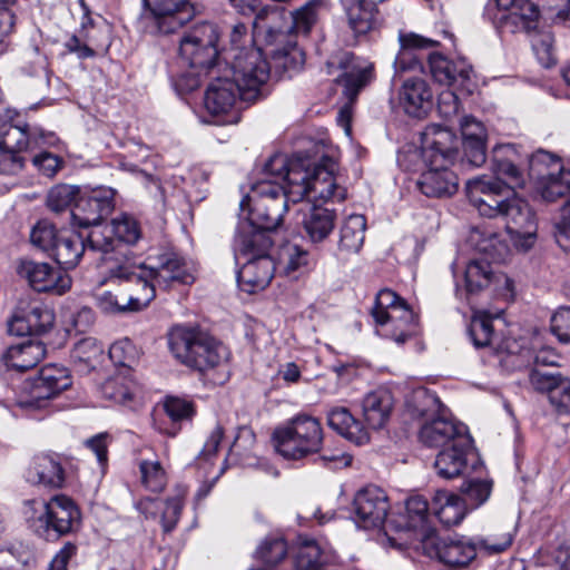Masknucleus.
Segmentation results:
<instances>
[{
    "instance_id": "obj_64",
    "label": "nucleus",
    "mask_w": 570,
    "mask_h": 570,
    "mask_svg": "<svg viewBox=\"0 0 570 570\" xmlns=\"http://www.w3.org/2000/svg\"><path fill=\"white\" fill-rule=\"evenodd\" d=\"M556 242L564 249L570 248V199L564 204L561 209V217L556 225Z\"/></svg>"
},
{
    "instance_id": "obj_35",
    "label": "nucleus",
    "mask_w": 570,
    "mask_h": 570,
    "mask_svg": "<svg viewBox=\"0 0 570 570\" xmlns=\"http://www.w3.org/2000/svg\"><path fill=\"white\" fill-rule=\"evenodd\" d=\"M26 480L31 484H41L50 488H60L65 481L61 464L49 455H37L30 462Z\"/></svg>"
},
{
    "instance_id": "obj_53",
    "label": "nucleus",
    "mask_w": 570,
    "mask_h": 570,
    "mask_svg": "<svg viewBox=\"0 0 570 570\" xmlns=\"http://www.w3.org/2000/svg\"><path fill=\"white\" fill-rule=\"evenodd\" d=\"M104 347L94 337H85L78 341L71 352V358L75 363L83 364L88 368H94L102 356Z\"/></svg>"
},
{
    "instance_id": "obj_8",
    "label": "nucleus",
    "mask_w": 570,
    "mask_h": 570,
    "mask_svg": "<svg viewBox=\"0 0 570 570\" xmlns=\"http://www.w3.org/2000/svg\"><path fill=\"white\" fill-rule=\"evenodd\" d=\"M24 515L32 531L47 541L70 533L80 520L78 508L66 495H55L49 501H27Z\"/></svg>"
},
{
    "instance_id": "obj_23",
    "label": "nucleus",
    "mask_w": 570,
    "mask_h": 570,
    "mask_svg": "<svg viewBox=\"0 0 570 570\" xmlns=\"http://www.w3.org/2000/svg\"><path fill=\"white\" fill-rule=\"evenodd\" d=\"M17 272L37 292L62 295L71 288V277L48 263L21 261Z\"/></svg>"
},
{
    "instance_id": "obj_31",
    "label": "nucleus",
    "mask_w": 570,
    "mask_h": 570,
    "mask_svg": "<svg viewBox=\"0 0 570 570\" xmlns=\"http://www.w3.org/2000/svg\"><path fill=\"white\" fill-rule=\"evenodd\" d=\"M429 65L433 79L440 85L459 83L464 86L471 79L472 67L463 58L450 60L442 55L432 53L429 57Z\"/></svg>"
},
{
    "instance_id": "obj_25",
    "label": "nucleus",
    "mask_w": 570,
    "mask_h": 570,
    "mask_svg": "<svg viewBox=\"0 0 570 570\" xmlns=\"http://www.w3.org/2000/svg\"><path fill=\"white\" fill-rule=\"evenodd\" d=\"M520 158L514 145H499L494 147L492 153L491 169L494 177L483 175L476 178L499 180L504 186V194H508L509 189L522 188L525 185L527 177L519 166Z\"/></svg>"
},
{
    "instance_id": "obj_42",
    "label": "nucleus",
    "mask_w": 570,
    "mask_h": 570,
    "mask_svg": "<svg viewBox=\"0 0 570 570\" xmlns=\"http://www.w3.org/2000/svg\"><path fill=\"white\" fill-rule=\"evenodd\" d=\"M331 429L355 444H364L370 440L367 430L354 419L346 407H334L327 414Z\"/></svg>"
},
{
    "instance_id": "obj_6",
    "label": "nucleus",
    "mask_w": 570,
    "mask_h": 570,
    "mask_svg": "<svg viewBox=\"0 0 570 570\" xmlns=\"http://www.w3.org/2000/svg\"><path fill=\"white\" fill-rule=\"evenodd\" d=\"M335 164L315 165L312 169L299 160L288 159L289 197L296 204L304 198L313 203H340L346 198V188L334 174Z\"/></svg>"
},
{
    "instance_id": "obj_47",
    "label": "nucleus",
    "mask_w": 570,
    "mask_h": 570,
    "mask_svg": "<svg viewBox=\"0 0 570 570\" xmlns=\"http://www.w3.org/2000/svg\"><path fill=\"white\" fill-rule=\"evenodd\" d=\"M500 314L501 312L491 313L487 309L474 312L469 327V335L475 347H484L493 343L492 321L500 317Z\"/></svg>"
},
{
    "instance_id": "obj_60",
    "label": "nucleus",
    "mask_w": 570,
    "mask_h": 570,
    "mask_svg": "<svg viewBox=\"0 0 570 570\" xmlns=\"http://www.w3.org/2000/svg\"><path fill=\"white\" fill-rule=\"evenodd\" d=\"M512 534L510 532L491 533L485 537H478L474 540L476 548L488 554H495L507 550L512 543Z\"/></svg>"
},
{
    "instance_id": "obj_43",
    "label": "nucleus",
    "mask_w": 570,
    "mask_h": 570,
    "mask_svg": "<svg viewBox=\"0 0 570 570\" xmlns=\"http://www.w3.org/2000/svg\"><path fill=\"white\" fill-rule=\"evenodd\" d=\"M366 219L363 215H350L340 229L338 252L344 255L357 254L364 243Z\"/></svg>"
},
{
    "instance_id": "obj_1",
    "label": "nucleus",
    "mask_w": 570,
    "mask_h": 570,
    "mask_svg": "<svg viewBox=\"0 0 570 570\" xmlns=\"http://www.w3.org/2000/svg\"><path fill=\"white\" fill-rule=\"evenodd\" d=\"M466 195L480 215L500 217L511 243L518 250L527 252L537 242V215L529 202L515 193L504 194L499 180L471 178L465 185Z\"/></svg>"
},
{
    "instance_id": "obj_44",
    "label": "nucleus",
    "mask_w": 570,
    "mask_h": 570,
    "mask_svg": "<svg viewBox=\"0 0 570 570\" xmlns=\"http://www.w3.org/2000/svg\"><path fill=\"white\" fill-rule=\"evenodd\" d=\"M430 505L421 495L411 497L405 504V515L399 524L401 530L421 531L422 540L434 532L428 527Z\"/></svg>"
},
{
    "instance_id": "obj_45",
    "label": "nucleus",
    "mask_w": 570,
    "mask_h": 570,
    "mask_svg": "<svg viewBox=\"0 0 570 570\" xmlns=\"http://www.w3.org/2000/svg\"><path fill=\"white\" fill-rule=\"evenodd\" d=\"M335 226V213L314 206L303 220L304 230L312 243L323 242Z\"/></svg>"
},
{
    "instance_id": "obj_49",
    "label": "nucleus",
    "mask_w": 570,
    "mask_h": 570,
    "mask_svg": "<svg viewBox=\"0 0 570 570\" xmlns=\"http://www.w3.org/2000/svg\"><path fill=\"white\" fill-rule=\"evenodd\" d=\"M274 67L291 77L302 69L305 62V55L294 42H288L283 49H278L273 56Z\"/></svg>"
},
{
    "instance_id": "obj_30",
    "label": "nucleus",
    "mask_w": 570,
    "mask_h": 570,
    "mask_svg": "<svg viewBox=\"0 0 570 570\" xmlns=\"http://www.w3.org/2000/svg\"><path fill=\"white\" fill-rule=\"evenodd\" d=\"M399 100L409 116L420 118L431 109L433 92L424 79L411 78L403 82Z\"/></svg>"
},
{
    "instance_id": "obj_57",
    "label": "nucleus",
    "mask_w": 570,
    "mask_h": 570,
    "mask_svg": "<svg viewBox=\"0 0 570 570\" xmlns=\"http://www.w3.org/2000/svg\"><path fill=\"white\" fill-rule=\"evenodd\" d=\"M80 194L77 186L57 185L52 187L47 195V206L50 210L60 213L67 209Z\"/></svg>"
},
{
    "instance_id": "obj_5",
    "label": "nucleus",
    "mask_w": 570,
    "mask_h": 570,
    "mask_svg": "<svg viewBox=\"0 0 570 570\" xmlns=\"http://www.w3.org/2000/svg\"><path fill=\"white\" fill-rule=\"evenodd\" d=\"M268 234L255 228L237 229L233 250L237 265V282L242 291L255 293L264 289L272 281L277 269L273 258L268 255L272 247Z\"/></svg>"
},
{
    "instance_id": "obj_13",
    "label": "nucleus",
    "mask_w": 570,
    "mask_h": 570,
    "mask_svg": "<svg viewBox=\"0 0 570 570\" xmlns=\"http://www.w3.org/2000/svg\"><path fill=\"white\" fill-rule=\"evenodd\" d=\"M140 236L141 230L137 220L128 215H121L109 225L92 228L87 234V239L89 249L99 250L107 268L111 262L127 257L121 250L122 244L134 245Z\"/></svg>"
},
{
    "instance_id": "obj_46",
    "label": "nucleus",
    "mask_w": 570,
    "mask_h": 570,
    "mask_svg": "<svg viewBox=\"0 0 570 570\" xmlns=\"http://www.w3.org/2000/svg\"><path fill=\"white\" fill-rule=\"evenodd\" d=\"M494 274L489 261L484 258L471 261L464 272L466 292L469 294H478L492 285Z\"/></svg>"
},
{
    "instance_id": "obj_59",
    "label": "nucleus",
    "mask_w": 570,
    "mask_h": 570,
    "mask_svg": "<svg viewBox=\"0 0 570 570\" xmlns=\"http://www.w3.org/2000/svg\"><path fill=\"white\" fill-rule=\"evenodd\" d=\"M491 491L492 481L490 480L473 479L462 485V492L474 508L483 504L489 499Z\"/></svg>"
},
{
    "instance_id": "obj_24",
    "label": "nucleus",
    "mask_w": 570,
    "mask_h": 570,
    "mask_svg": "<svg viewBox=\"0 0 570 570\" xmlns=\"http://www.w3.org/2000/svg\"><path fill=\"white\" fill-rule=\"evenodd\" d=\"M390 509L386 493L370 485L358 490L353 500L354 520L357 527L374 529L383 524Z\"/></svg>"
},
{
    "instance_id": "obj_56",
    "label": "nucleus",
    "mask_w": 570,
    "mask_h": 570,
    "mask_svg": "<svg viewBox=\"0 0 570 570\" xmlns=\"http://www.w3.org/2000/svg\"><path fill=\"white\" fill-rule=\"evenodd\" d=\"M287 553L286 542L282 538H266L257 548L255 558L266 566H275L285 558Z\"/></svg>"
},
{
    "instance_id": "obj_40",
    "label": "nucleus",
    "mask_w": 570,
    "mask_h": 570,
    "mask_svg": "<svg viewBox=\"0 0 570 570\" xmlns=\"http://www.w3.org/2000/svg\"><path fill=\"white\" fill-rule=\"evenodd\" d=\"M138 392V383L128 368L126 371L118 370L101 385V393L106 399L124 405L134 402Z\"/></svg>"
},
{
    "instance_id": "obj_11",
    "label": "nucleus",
    "mask_w": 570,
    "mask_h": 570,
    "mask_svg": "<svg viewBox=\"0 0 570 570\" xmlns=\"http://www.w3.org/2000/svg\"><path fill=\"white\" fill-rule=\"evenodd\" d=\"M273 440L277 453L283 458L298 460L321 450L323 430L316 417L301 414L276 429Z\"/></svg>"
},
{
    "instance_id": "obj_50",
    "label": "nucleus",
    "mask_w": 570,
    "mask_h": 570,
    "mask_svg": "<svg viewBox=\"0 0 570 570\" xmlns=\"http://www.w3.org/2000/svg\"><path fill=\"white\" fill-rule=\"evenodd\" d=\"M318 543L313 539H301L295 556V570H320L325 559Z\"/></svg>"
},
{
    "instance_id": "obj_29",
    "label": "nucleus",
    "mask_w": 570,
    "mask_h": 570,
    "mask_svg": "<svg viewBox=\"0 0 570 570\" xmlns=\"http://www.w3.org/2000/svg\"><path fill=\"white\" fill-rule=\"evenodd\" d=\"M238 85L233 78L215 77L209 83L204 104L208 112L214 116L228 114L239 100Z\"/></svg>"
},
{
    "instance_id": "obj_17",
    "label": "nucleus",
    "mask_w": 570,
    "mask_h": 570,
    "mask_svg": "<svg viewBox=\"0 0 570 570\" xmlns=\"http://www.w3.org/2000/svg\"><path fill=\"white\" fill-rule=\"evenodd\" d=\"M499 362L507 371H517L534 366H557L559 355L549 347H542L538 351L528 346V341L523 337H505L495 347ZM539 370L538 367H534Z\"/></svg>"
},
{
    "instance_id": "obj_54",
    "label": "nucleus",
    "mask_w": 570,
    "mask_h": 570,
    "mask_svg": "<svg viewBox=\"0 0 570 570\" xmlns=\"http://www.w3.org/2000/svg\"><path fill=\"white\" fill-rule=\"evenodd\" d=\"M109 357L115 365L119 366V371L128 368L132 372V366L139 357V351L129 338H121L109 347Z\"/></svg>"
},
{
    "instance_id": "obj_19",
    "label": "nucleus",
    "mask_w": 570,
    "mask_h": 570,
    "mask_svg": "<svg viewBox=\"0 0 570 570\" xmlns=\"http://www.w3.org/2000/svg\"><path fill=\"white\" fill-rule=\"evenodd\" d=\"M342 73L336 78L337 85L343 87V96L347 102L340 110V119H347L351 112L352 104L357 98L360 91L367 86L374 78L373 65L356 58L350 52L342 53L336 61ZM335 65V61L328 62V69Z\"/></svg>"
},
{
    "instance_id": "obj_20",
    "label": "nucleus",
    "mask_w": 570,
    "mask_h": 570,
    "mask_svg": "<svg viewBox=\"0 0 570 570\" xmlns=\"http://www.w3.org/2000/svg\"><path fill=\"white\" fill-rule=\"evenodd\" d=\"M53 324L55 313L49 306L37 299L20 301L8 321V332L17 336L43 335Z\"/></svg>"
},
{
    "instance_id": "obj_58",
    "label": "nucleus",
    "mask_w": 570,
    "mask_h": 570,
    "mask_svg": "<svg viewBox=\"0 0 570 570\" xmlns=\"http://www.w3.org/2000/svg\"><path fill=\"white\" fill-rule=\"evenodd\" d=\"M61 234L51 223L41 220L32 228L30 239L35 246L50 254Z\"/></svg>"
},
{
    "instance_id": "obj_61",
    "label": "nucleus",
    "mask_w": 570,
    "mask_h": 570,
    "mask_svg": "<svg viewBox=\"0 0 570 570\" xmlns=\"http://www.w3.org/2000/svg\"><path fill=\"white\" fill-rule=\"evenodd\" d=\"M166 414L173 422L191 419L194 415L193 404L186 400L169 396L164 403Z\"/></svg>"
},
{
    "instance_id": "obj_9",
    "label": "nucleus",
    "mask_w": 570,
    "mask_h": 570,
    "mask_svg": "<svg viewBox=\"0 0 570 570\" xmlns=\"http://www.w3.org/2000/svg\"><path fill=\"white\" fill-rule=\"evenodd\" d=\"M168 344L177 360L200 372L219 366L228 358L225 345L191 328H174L169 334Z\"/></svg>"
},
{
    "instance_id": "obj_27",
    "label": "nucleus",
    "mask_w": 570,
    "mask_h": 570,
    "mask_svg": "<svg viewBox=\"0 0 570 570\" xmlns=\"http://www.w3.org/2000/svg\"><path fill=\"white\" fill-rule=\"evenodd\" d=\"M502 11L498 18L500 27L510 33L531 32L539 22L540 10L531 0H495Z\"/></svg>"
},
{
    "instance_id": "obj_52",
    "label": "nucleus",
    "mask_w": 570,
    "mask_h": 570,
    "mask_svg": "<svg viewBox=\"0 0 570 570\" xmlns=\"http://www.w3.org/2000/svg\"><path fill=\"white\" fill-rule=\"evenodd\" d=\"M532 50L544 68H551L557 63L554 36L550 30L535 32L531 38Z\"/></svg>"
},
{
    "instance_id": "obj_4",
    "label": "nucleus",
    "mask_w": 570,
    "mask_h": 570,
    "mask_svg": "<svg viewBox=\"0 0 570 570\" xmlns=\"http://www.w3.org/2000/svg\"><path fill=\"white\" fill-rule=\"evenodd\" d=\"M421 155L429 169L419 181V189L428 197H449L458 190V177L449 170L459 155V139L441 125L431 124L421 136Z\"/></svg>"
},
{
    "instance_id": "obj_10",
    "label": "nucleus",
    "mask_w": 570,
    "mask_h": 570,
    "mask_svg": "<svg viewBox=\"0 0 570 570\" xmlns=\"http://www.w3.org/2000/svg\"><path fill=\"white\" fill-rule=\"evenodd\" d=\"M219 31L216 24L203 22L186 31L179 41V58L190 71L193 78L190 88L198 85L202 75H213L218 58L217 42Z\"/></svg>"
},
{
    "instance_id": "obj_48",
    "label": "nucleus",
    "mask_w": 570,
    "mask_h": 570,
    "mask_svg": "<svg viewBox=\"0 0 570 570\" xmlns=\"http://www.w3.org/2000/svg\"><path fill=\"white\" fill-rule=\"evenodd\" d=\"M140 482L150 492H161L168 482L167 472L159 460H141L139 463Z\"/></svg>"
},
{
    "instance_id": "obj_16",
    "label": "nucleus",
    "mask_w": 570,
    "mask_h": 570,
    "mask_svg": "<svg viewBox=\"0 0 570 570\" xmlns=\"http://www.w3.org/2000/svg\"><path fill=\"white\" fill-rule=\"evenodd\" d=\"M71 385L69 371L57 364L43 366L38 376L32 379L27 387V395L18 400V405L35 412L46 409L49 401Z\"/></svg>"
},
{
    "instance_id": "obj_63",
    "label": "nucleus",
    "mask_w": 570,
    "mask_h": 570,
    "mask_svg": "<svg viewBox=\"0 0 570 570\" xmlns=\"http://www.w3.org/2000/svg\"><path fill=\"white\" fill-rule=\"evenodd\" d=\"M551 330L559 341L570 343V307L560 308L553 314Z\"/></svg>"
},
{
    "instance_id": "obj_18",
    "label": "nucleus",
    "mask_w": 570,
    "mask_h": 570,
    "mask_svg": "<svg viewBox=\"0 0 570 570\" xmlns=\"http://www.w3.org/2000/svg\"><path fill=\"white\" fill-rule=\"evenodd\" d=\"M141 20L151 32L171 33L189 21L194 10L188 0H142Z\"/></svg>"
},
{
    "instance_id": "obj_7",
    "label": "nucleus",
    "mask_w": 570,
    "mask_h": 570,
    "mask_svg": "<svg viewBox=\"0 0 570 570\" xmlns=\"http://www.w3.org/2000/svg\"><path fill=\"white\" fill-rule=\"evenodd\" d=\"M406 410L413 416L422 420L419 440L429 448L444 446L453 443L459 436H466L462 424L449 420L441 410L435 394L425 389H416L406 400Z\"/></svg>"
},
{
    "instance_id": "obj_34",
    "label": "nucleus",
    "mask_w": 570,
    "mask_h": 570,
    "mask_svg": "<svg viewBox=\"0 0 570 570\" xmlns=\"http://www.w3.org/2000/svg\"><path fill=\"white\" fill-rule=\"evenodd\" d=\"M471 446L469 435L459 436L451 446L443 449L435 459L434 468L443 479L459 476L466 466V451Z\"/></svg>"
},
{
    "instance_id": "obj_33",
    "label": "nucleus",
    "mask_w": 570,
    "mask_h": 570,
    "mask_svg": "<svg viewBox=\"0 0 570 570\" xmlns=\"http://www.w3.org/2000/svg\"><path fill=\"white\" fill-rule=\"evenodd\" d=\"M89 253H99V250L89 249L87 235L62 232L49 255L67 269L76 267L80 258Z\"/></svg>"
},
{
    "instance_id": "obj_51",
    "label": "nucleus",
    "mask_w": 570,
    "mask_h": 570,
    "mask_svg": "<svg viewBox=\"0 0 570 570\" xmlns=\"http://www.w3.org/2000/svg\"><path fill=\"white\" fill-rule=\"evenodd\" d=\"M322 1L311 0L292 12V29L296 35L307 36L320 18Z\"/></svg>"
},
{
    "instance_id": "obj_62",
    "label": "nucleus",
    "mask_w": 570,
    "mask_h": 570,
    "mask_svg": "<svg viewBox=\"0 0 570 570\" xmlns=\"http://www.w3.org/2000/svg\"><path fill=\"white\" fill-rule=\"evenodd\" d=\"M478 249L492 262H501L508 254V246L499 239L497 234H489L478 242Z\"/></svg>"
},
{
    "instance_id": "obj_32",
    "label": "nucleus",
    "mask_w": 570,
    "mask_h": 570,
    "mask_svg": "<svg viewBox=\"0 0 570 570\" xmlns=\"http://www.w3.org/2000/svg\"><path fill=\"white\" fill-rule=\"evenodd\" d=\"M464 155L469 163L475 167L484 164L487 159L485 142L487 130L481 121L472 116H464L460 121Z\"/></svg>"
},
{
    "instance_id": "obj_26",
    "label": "nucleus",
    "mask_w": 570,
    "mask_h": 570,
    "mask_svg": "<svg viewBox=\"0 0 570 570\" xmlns=\"http://www.w3.org/2000/svg\"><path fill=\"white\" fill-rule=\"evenodd\" d=\"M529 382L535 391L548 394L550 405L559 415H570V377L531 368Z\"/></svg>"
},
{
    "instance_id": "obj_39",
    "label": "nucleus",
    "mask_w": 570,
    "mask_h": 570,
    "mask_svg": "<svg viewBox=\"0 0 570 570\" xmlns=\"http://www.w3.org/2000/svg\"><path fill=\"white\" fill-rule=\"evenodd\" d=\"M313 259L308 250L292 243H286L278 249L277 269L285 276L296 279L312 266Z\"/></svg>"
},
{
    "instance_id": "obj_41",
    "label": "nucleus",
    "mask_w": 570,
    "mask_h": 570,
    "mask_svg": "<svg viewBox=\"0 0 570 570\" xmlns=\"http://www.w3.org/2000/svg\"><path fill=\"white\" fill-rule=\"evenodd\" d=\"M399 40L401 50L394 60V68L396 72L421 69V63L412 53V50L432 48L438 45V41L413 32L401 33Z\"/></svg>"
},
{
    "instance_id": "obj_3",
    "label": "nucleus",
    "mask_w": 570,
    "mask_h": 570,
    "mask_svg": "<svg viewBox=\"0 0 570 570\" xmlns=\"http://www.w3.org/2000/svg\"><path fill=\"white\" fill-rule=\"evenodd\" d=\"M288 158L274 154L264 164L261 177L250 185L249 193L242 199V212L247 210V222L237 229L255 228L266 234L275 230L283 222L292 203L287 180Z\"/></svg>"
},
{
    "instance_id": "obj_14",
    "label": "nucleus",
    "mask_w": 570,
    "mask_h": 570,
    "mask_svg": "<svg viewBox=\"0 0 570 570\" xmlns=\"http://www.w3.org/2000/svg\"><path fill=\"white\" fill-rule=\"evenodd\" d=\"M529 176L535 180V190L546 202L570 194V169L548 151L540 150L530 157Z\"/></svg>"
},
{
    "instance_id": "obj_2",
    "label": "nucleus",
    "mask_w": 570,
    "mask_h": 570,
    "mask_svg": "<svg viewBox=\"0 0 570 570\" xmlns=\"http://www.w3.org/2000/svg\"><path fill=\"white\" fill-rule=\"evenodd\" d=\"M109 279L127 282L134 285L127 297V307L131 312L149 305L156 296V289L169 291L177 285H190L195 282L191 266L175 253H165L158 257L156 266L136 264L131 258L115 261L106 269Z\"/></svg>"
},
{
    "instance_id": "obj_15",
    "label": "nucleus",
    "mask_w": 570,
    "mask_h": 570,
    "mask_svg": "<svg viewBox=\"0 0 570 570\" xmlns=\"http://www.w3.org/2000/svg\"><path fill=\"white\" fill-rule=\"evenodd\" d=\"M228 63L243 101H255L271 77V65L262 50L257 47L249 48L247 52H237Z\"/></svg>"
},
{
    "instance_id": "obj_12",
    "label": "nucleus",
    "mask_w": 570,
    "mask_h": 570,
    "mask_svg": "<svg viewBox=\"0 0 570 570\" xmlns=\"http://www.w3.org/2000/svg\"><path fill=\"white\" fill-rule=\"evenodd\" d=\"M371 314L384 335L403 344L416 332V316L409 305L391 289H382L375 297Z\"/></svg>"
},
{
    "instance_id": "obj_37",
    "label": "nucleus",
    "mask_w": 570,
    "mask_h": 570,
    "mask_svg": "<svg viewBox=\"0 0 570 570\" xmlns=\"http://www.w3.org/2000/svg\"><path fill=\"white\" fill-rule=\"evenodd\" d=\"M431 509L440 522L446 527L459 524L466 514L465 502L458 494L446 490L435 491Z\"/></svg>"
},
{
    "instance_id": "obj_22",
    "label": "nucleus",
    "mask_w": 570,
    "mask_h": 570,
    "mask_svg": "<svg viewBox=\"0 0 570 570\" xmlns=\"http://www.w3.org/2000/svg\"><path fill=\"white\" fill-rule=\"evenodd\" d=\"M423 549L450 567L468 566L476 556V543L464 537L438 538L429 534L423 539Z\"/></svg>"
},
{
    "instance_id": "obj_28",
    "label": "nucleus",
    "mask_w": 570,
    "mask_h": 570,
    "mask_svg": "<svg viewBox=\"0 0 570 570\" xmlns=\"http://www.w3.org/2000/svg\"><path fill=\"white\" fill-rule=\"evenodd\" d=\"M56 136L53 132H47L40 127L24 125H10L3 131L0 139V147L9 150L22 153L30 147H40L43 145H53Z\"/></svg>"
},
{
    "instance_id": "obj_36",
    "label": "nucleus",
    "mask_w": 570,
    "mask_h": 570,
    "mask_svg": "<svg viewBox=\"0 0 570 570\" xmlns=\"http://www.w3.org/2000/svg\"><path fill=\"white\" fill-rule=\"evenodd\" d=\"M393 407L392 395L385 390L366 394L362 402L363 416L370 429L379 430L387 423Z\"/></svg>"
},
{
    "instance_id": "obj_38",
    "label": "nucleus",
    "mask_w": 570,
    "mask_h": 570,
    "mask_svg": "<svg viewBox=\"0 0 570 570\" xmlns=\"http://www.w3.org/2000/svg\"><path fill=\"white\" fill-rule=\"evenodd\" d=\"M46 352V346L41 341L29 340L10 346L4 354V361L10 368L28 371L45 357Z\"/></svg>"
},
{
    "instance_id": "obj_55",
    "label": "nucleus",
    "mask_w": 570,
    "mask_h": 570,
    "mask_svg": "<svg viewBox=\"0 0 570 570\" xmlns=\"http://www.w3.org/2000/svg\"><path fill=\"white\" fill-rule=\"evenodd\" d=\"M249 48H257L253 35L248 32L245 23H235L229 33V45L224 49L225 60L228 62L237 56V52H247Z\"/></svg>"
},
{
    "instance_id": "obj_21",
    "label": "nucleus",
    "mask_w": 570,
    "mask_h": 570,
    "mask_svg": "<svg viewBox=\"0 0 570 570\" xmlns=\"http://www.w3.org/2000/svg\"><path fill=\"white\" fill-rule=\"evenodd\" d=\"M115 189L104 186L79 195L70 213L73 225L92 228L102 226L100 222L115 208Z\"/></svg>"
}]
</instances>
